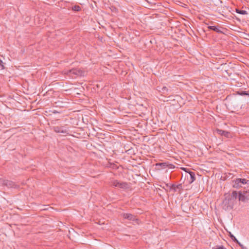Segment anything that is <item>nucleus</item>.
<instances>
[{
    "label": "nucleus",
    "instance_id": "obj_10",
    "mask_svg": "<svg viewBox=\"0 0 249 249\" xmlns=\"http://www.w3.org/2000/svg\"><path fill=\"white\" fill-rule=\"evenodd\" d=\"M208 28L210 30H213L217 33H222V32L219 29L218 26H209Z\"/></svg>",
    "mask_w": 249,
    "mask_h": 249
},
{
    "label": "nucleus",
    "instance_id": "obj_5",
    "mask_svg": "<svg viewBox=\"0 0 249 249\" xmlns=\"http://www.w3.org/2000/svg\"><path fill=\"white\" fill-rule=\"evenodd\" d=\"M122 216L124 219H128L130 221H134L137 224H139L140 220L136 217V216L127 213H123L121 214Z\"/></svg>",
    "mask_w": 249,
    "mask_h": 249
},
{
    "label": "nucleus",
    "instance_id": "obj_19",
    "mask_svg": "<svg viewBox=\"0 0 249 249\" xmlns=\"http://www.w3.org/2000/svg\"><path fill=\"white\" fill-rule=\"evenodd\" d=\"M213 249H226L223 246H216L214 247H213Z\"/></svg>",
    "mask_w": 249,
    "mask_h": 249
},
{
    "label": "nucleus",
    "instance_id": "obj_24",
    "mask_svg": "<svg viewBox=\"0 0 249 249\" xmlns=\"http://www.w3.org/2000/svg\"><path fill=\"white\" fill-rule=\"evenodd\" d=\"M237 244H238L240 247H243V245H242L238 241V242H236Z\"/></svg>",
    "mask_w": 249,
    "mask_h": 249
},
{
    "label": "nucleus",
    "instance_id": "obj_15",
    "mask_svg": "<svg viewBox=\"0 0 249 249\" xmlns=\"http://www.w3.org/2000/svg\"><path fill=\"white\" fill-rule=\"evenodd\" d=\"M107 166L113 169H117L118 168V166L116 164L113 163H108Z\"/></svg>",
    "mask_w": 249,
    "mask_h": 249
},
{
    "label": "nucleus",
    "instance_id": "obj_11",
    "mask_svg": "<svg viewBox=\"0 0 249 249\" xmlns=\"http://www.w3.org/2000/svg\"><path fill=\"white\" fill-rule=\"evenodd\" d=\"M237 198H238V192L236 191H233L231 195V198H230V200H235Z\"/></svg>",
    "mask_w": 249,
    "mask_h": 249
},
{
    "label": "nucleus",
    "instance_id": "obj_17",
    "mask_svg": "<svg viewBox=\"0 0 249 249\" xmlns=\"http://www.w3.org/2000/svg\"><path fill=\"white\" fill-rule=\"evenodd\" d=\"M168 89H167V87H165V86L161 88V90H160V92H162V93H163V94H166V92H168Z\"/></svg>",
    "mask_w": 249,
    "mask_h": 249
},
{
    "label": "nucleus",
    "instance_id": "obj_14",
    "mask_svg": "<svg viewBox=\"0 0 249 249\" xmlns=\"http://www.w3.org/2000/svg\"><path fill=\"white\" fill-rule=\"evenodd\" d=\"M235 12L237 13H238V14H241V15H247L248 14V12L246 11L243 10H240V9H237V8H236L235 9Z\"/></svg>",
    "mask_w": 249,
    "mask_h": 249
},
{
    "label": "nucleus",
    "instance_id": "obj_12",
    "mask_svg": "<svg viewBox=\"0 0 249 249\" xmlns=\"http://www.w3.org/2000/svg\"><path fill=\"white\" fill-rule=\"evenodd\" d=\"M4 184L9 188L14 187L15 184V183L10 180H6L4 181Z\"/></svg>",
    "mask_w": 249,
    "mask_h": 249
},
{
    "label": "nucleus",
    "instance_id": "obj_4",
    "mask_svg": "<svg viewBox=\"0 0 249 249\" xmlns=\"http://www.w3.org/2000/svg\"><path fill=\"white\" fill-rule=\"evenodd\" d=\"M111 185L121 189H127L129 186L127 183L125 182H120L118 180H113L111 181Z\"/></svg>",
    "mask_w": 249,
    "mask_h": 249
},
{
    "label": "nucleus",
    "instance_id": "obj_25",
    "mask_svg": "<svg viewBox=\"0 0 249 249\" xmlns=\"http://www.w3.org/2000/svg\"><path fill=\"white\" fill-rule=\"evenodd\" d=\"M249 185V180H247V185Z\"/></svg>",
    "mask_w": 249,
    "mask_h": 249
},
{
    "label": "nucleus",
    "instance_id": "obj_13",
    "mask_svg": "<svg viewBox=\"0 0 249 249\" xmlns=\"http://www.w3.org/2000/svg\"><path fill=\"white\" fill-rule=\"evenodd\" d=\"M156 165V166L160 167V168H159V169H165L168 166L167 162L157 163Z\"/></svg>",
    "mask_w": 249,
    "mask_h": 249
},
{
    "label": "nucleus",
    "instance_id": "obj_3",
    "mask_svg": "<svg viewBox=\"0 0 249 249\" xmlns=\"http://www.w3.org/2000/svg\"><path fill=\"white\" fill-rule=\"evenodd\" d=\"M238 200L244 202L249 200V192L247 190L238 192Z\"/></svg>",
    "mask_w": 249,
    "mask_h": 249
},
{
    "label": "nucleus",
    "instance_id": "obj_22",
    "mask_svg": "<svg viewBox=\"0 0 249 249\" xmlns=\"http://www.w3.org/2000/svg\"><path fill=\"white\" fill-rule=\"evenodd\" d=\"M0 68L1 69H4V63H3L2 60H1L0 59Z\"/></svg>",
    "mask_w": 249,
    "mask_h": 249
},
{
    "label": "nucleus",
    "instance_id": "obj_7",
    "mask_svg": "<svg viewBox=\"0 0 249 249\" xmlns=\"http://www.w3.org/2000/svg\"><path fill=\"white\" fill-rule=\"evenodd\" d=\"M169 188L170 190H173L174 192H176L178 189L181 191L182 190V185L181 183L178 185L172 184Z\"/></svg>",
    "mask_w": 249,
    "mask_h": 249
},
{
    "label": "nucleus",
    "instance_id": "obj_20",
    "mask_svg": "<svg viewBox=\"0 0 249 249\" xmlns=\"http://www.w3.org/2000/svg\"><path fill=\"white\" fill-rule=\"evenodd\" d=\"M239 94L241 95H249V93L246 91H241Z\"/></svg>",
    "mask_w": 249,
    "mask_h": 249
},
{
    "label": "nucleus",
    "instance_id": "obj_8",
    "mask_svg": "<svg viewBox=\"0 0 249 249\" xmlns=\"http://www.w3.org/2000/svg\"><path fill=\"white\" fill-rule=\"evenodd\" d=\"M183 170L187 173H188L189 174V176L191 178V180L190 181V183H192L193 182H194L196 179V176L195 174L193 172L189 171L188 172V169L186 168H183Z\"/></svg>",
    "mask_w": 249,
    "mask_h": 249
},
{
    "label": "nucleus",
    "instance_id": "obj_6",
    "mask_svg": "<svg viewBox=\"0 0 249 249\" xmlns=\"http://www.w3.org/2000/svg\"><path fill=\"white\" fill-rule=\"evenodd\" d=\"M53 130L56 133H68L67 131L64 129V126H54L53 127Z\"/></svg>",
    "mask_w": 249,
    "mask_h": 249
},
{
    "label": "nucleus",
    "instance_id": "obj_27",
    "mask_svg": "<svg viewBox=\"0 0 249 249\" xmlns=\"http://www.w3.org/2000/svg\"><path fill=\"white\" fill-rule=\"evenodd\" d=\"M248 192H249V190H248Z\"/></svg>",
    "mask_w": 249,
    "mask_h": 249
},
{
    "label": "nucleus",
    "instance_id": "obj_26",
    "mask_svg": "<svg viewBox=\"0 0 249 249\" xmlns=\"http://www.w3.org/2000/svg\"><path fill=\"white\" fill-rule=\"evenodd\" d=\"M165 186H166V187H169V185H168V184H165Z\"/></svg>",
    "mask_w": 249,
    "mask_h": 249
},
{
    "label": "nucleus",
    "instance_id": "obj_21",
    "mask_svg": "<svg viewBox=\"0 0 249 249\" xmlns=\"http://www.w3.org/2000/svg\"><path fill=\"white\" fill-rule=\"evenodd\" d=\"M167 165L168 166H167V167H168V168L173 169L175 167V165L172 164H169L168 163H167Z\"/></svg>",
    "mask_w": 249,
    "mask_h": 249
},
{
    "label": "nucleus",
    "instance_id": "obj_1",
    "mask_svg": "<svg viewBox=\"0 0 249 249\" xmlns=\"http://www.w3.org/2000/svg\"><path fill=\"white\" fill-rule=\"evenodd\" d=\"M65 74L69 75L72 77L82 76L84 75V71L78 69H72L67 71Z\"/></svg>",
    "mask_w": 249,
    "mask_h": 249
},
{
    "label": "nucleus",
    "instance_id": "obj_23",
    "mask_svg": "<svg viewBox=\"0 0 249 249\" xmlns=\"http://www.w3.org/2000/svg\"><path fill=\"white\" fill-rule=\"evenodd\" d=\"M246 185V186L244 187V190H249L248 188L249 187V185Z\"/></svg>",
    "mask_w": 249,
    "mask_h": 249
},
{
    "label": "nucleus",
    "instance_id": "obj_18",
    "mask_svg": "<svg viewBox=\"0 0 249 249\" xmlns=\"http://www.w3.org/2000/svg\"><path fill=\"white\" fill-rule=\"evenodd\" d=\"M72 10L75 11H79L81 10V7L78 5H75L72 7Z\"/></svg>",
    "mask_w": 249,
    "mask_h": 249
},
{
    "label": "nucleus",
    "instance_id": "obj_9",
    "mask_svg": "<svg viewBox=\"0 0 249 249\" xmlns=\"http://www.w3.org/2000/svg\"><path fill=\"white\" fill-rule=\"evenodd\" d=\"M216 131H217V133L221 136H223L227 138H229L230 136V133L228 131L219 129H217Z\"/></svg>",
    "mask_w": 249,
    "mask_h": 249
},
{
    "label": "nucleus",
    "instance_id": "obj_2",
    "mask_svg": "<svg viewBox=\"0 0 249 249\" xmlns=\"http://www.w3.org/2000/svg\"><path fill=\"white\" fill-rule=\"evenodd\" d=\"M247 179L246 178H236L232 180V186L236 189L242 187V184L247 185Z\"/></svg>",
    "mask_w": 249,
    "mask_h": 249
},
{
    "label": "nucleus",
    "instance_id": "obj_16",
    "mask_svg": "<svg viewBox=\"0 0 249 249\" xmlns=\"http://www.w3.org/2000/svg\"><path fill=\"white\" fill-rule=\"evenodd\" d=\"M229 236L232 239V240L234 242H238V240L236 238V237L230 231H228Z\"/></svg>",
    "mask_w": 249,
    "mask_h": 249
}]
</instances>
